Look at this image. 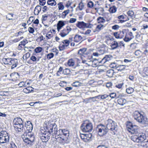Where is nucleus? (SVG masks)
Masks as SVG:
<instances>
[{"mask_svg":"<svg viewBox=\"0 0 148 148\" xmlns=\"http://www.w3.org/2000/svg\"><path fill=\"white\" fill-rule=\"evenodd\" d=\"M33 88L32 87H28L24 89L23 90V91L26 93H28L31 92L32 91H33Z\"/></svg>","mask_w":148,"mask_h":148,"instance_id":"b1692460","label":"nucleus"},{"mask_svg":"<svg viewBox=\"0 0 148 148\" xmlns=\"http://www.w3.org/2000/svg\"><path fill=\"white\" fill-rule=\"evenodd\" d=\"M11 59V58H4L2 59V61L4 62L5 64H9L10 65Z\"/></svg>","mask_w":148,"mask_h":148,"instance_id":"cd10ccee","label":"nucleus"},{"mask_svg":"<svg viewBox=\"0 0 148 148\" xmlns=\"http://www.w3.org/2000/svg\"><path fill=\"white\" fill-rule=\"evenodd\" d=\"M87 49L86 48H83L79 49L78 51V53L80 55H82L86 51Z\"/></svg>","mask_w":148,"mask_h":148,"instance_id":"f704fd0d","label":"nucleus"},{"mask_svg":"<svg viewBox=\"0 0 148 148\" xmlns=\"http://www.w3.org/2000/svg\"><path fill=\"white\" fill-rule=\"evenodd\" d=\"M45 130V131L44 132L40 135H43L44 136H46L47 137V136H49L50 137L51 134L50 131L47 130L46 129Z\"/></svg>","mask_w":148,"mask_h":148,"instance_id":"7c9ffc66","label":"nucleus"},{"mask_svg":"<svg viewBox=\"0 0 148 148\" xmlns=\"http://www.w3.org/2000/svg\"><path fill=\"white\" fill-rule=\"evenodd\" d=\"M76 26L78 28L84 29L85 28H91L92 25L90 23H86L82 21H78L76 24Z\"/></svg>","mask_w":148,"mask_h":148,"instance_id":"0eeeda50","label":"nucleus"},{"mask_svg":"<svg viewBox=\"0 0 148 148\" xmlns=\"http://www.w3.org/2000/svg\"><path fill=\"white\" fill-rule=\"evenodd\" d=\"M111 57H112V56L111 55H106L101 60L98 61V63L100 64V65H102L107 62L110 60L111 59Z\"/></svg>","mask_w":148,"mask_h":148,"instance_id":"9d476101","label":"nucleus"},{"mask_svg":"<svg viewBox=\"0 0 148 148\" xmlns=\"http://www.w3.org/2000/svg\"><path fill=\"white\" fill-rule=\"evenodd\" d=\"M10 61L11 62L10 65H11V64H18V61L17 59L11 58Z\"/></svg>","mask_w":148,"mask_h":148,"instance_id":"c03bdc74","label":"nucleus"},{"mask_svg":"<svg viewBox=\"0 0 148 148\" xmlns=\"http://www.w3.org/2000/svg\"><path fill=\"white\" fill-rule=\"evenodd\" d=\"M39 4L42 6H44L46 3L45 0H39Z\"/></svg>","mask_w":148,"mask_h":148,"instance_id":"bf43d9fd","label":"nucleus"},{"mask_svg":"<svg viewBox=\"0 0 148 148\" xmlns=\"http://www.w3.org/2000/svg\"><path fill=\"white\" fill-rule=\"evenodd\" d=\"M24 142L26 143V145H31L32 143L30 141L28 137H25L24 138H23Z\"/></svg>","mask_w":148,"mask_h":148,"instance_id":"a878e982","label":"nucleus"},{"mask_svg":"<svg viewBox=\"0 0 148 148\" xmlns=\"http://www.w3.org/2000/svg\"><path fill=\"white\" fill-rule=\"evenodd\" d=\"M10 136L7 132L4 131L0 132V143L3 144L9 141Z\"/></svg>","mask_w":148,"mask_h":148,"instance_id":"39448f33","label":"nucleus"},{"mask_svg":"<svg viewBox=\"0 0 148 148\" xmlns=\"http://www.w3.org/2000/svg\"><path fill=\"white\" fill-rule=\"evenodd\" d=\"M28 42L27 40L26 39H24L22 41H21L20 43L19 44L18 46H20L21 45H22L23 46H25V44L28 43Z\"/></svg>","mask_w":148,"mask_h":148,"instance_id":"58836bf2","label":"nucleus"},{"mask_svg":"<svg viewBox=\"0 0 148 148\" xmlns=\"http://www.w3.org/2000/svg\"><path fill=\"white\" fill-rule=\"evenodd\" d=\"M80 128L83 132H91L93 129L92 124L89 120H86L81 124Z\"/></svg>","mask_w":148,"mask_h":148,"instance_id":"7ed1b4c3","label":"nucleus"},{"mask_svg":"<svg viewBox=\"0 0 148 148\" xmlns=\"http://www.w3.org/2000/svg\"><path fill=\"white\" fill-rule=\"evenodd\" d=\"M28 30L29 33L31 34H33L34 32V29L31 27H29L28 29Z\"/></svg>","mask_w":148,"mask_h":148,"instance_id":"680f3d73","label":"nucleus"},{"mask_svg":"<svg viewBox=\"0 0 148 148\" xmlns=\"http://www.w3.org/2000/svg\"><path fill=\"white\" fill-rule=\"evenodd\" d=\"M47 3L48 5L52 6H55L56 4V3L55 0H48Z\"/></svg>","mask_w":148,"mask_h":148,"instance_id":"393cba45","label":"nucleus"},{"mask_svg":"<svg viewBox=\"0 0 148 148\" xmlns=\"http://www.w3.org/2000/svg\"><path fill=\"white\" fill-rule=\"evenodd\" d=\"M144 114L143 112H139L138 111H134L132 114L134 119L142 124L146 123L147 121V118L144 115Z\"/></svg>","mask_w":148,"mask_h":148,"instance_id":"f03ea898","label":"nucleus"},{"mask_svg":"<svg viewBox=\"0 0 148 148\" xmlns=\"http://www.w3.org/2000/svg\"><path fill=\"white\" fill-rule=\"evenodd\" d=\"M113 35L116 38H120L119 32H114L113 34Z\"/></svg>","mask_w":148,"mask_h":148,"instance_id":"13d9d810","label":"nucleus"},{"mask_svg":"<svg viewBox=\"0 0 148 148\" xmlns=\"http://www.w3.org/2000/svg\"><path fill=\"white\" fill-rule=\"evenodd\" d=\"M84 7L83 3L81 1L79 4L78 7L80 10H82Z\"/></svg>","mask_w":148,"mask_h":148,"instance_id":"49530a36","label":"nucleus"},{"mask_svg":"<svg viewBox=\"0 0 148 148\" xmlns=\"http://www.w3.org/2000/svg\"><path fill=\"white\" fill-rule=\"evenodd\" d=\"M66 47L63 44L62 45L60 44L59 47V50L61 51L65 49Z\"/></svg>","mask_w":148,"mask_h":148,"instance_id":"864d4df0","label":"nucleus"},{"mask_svg":"<svg viewBox=\"0 0 148 148\" xmlns=\"http://www.w3.org/2000/svg\"><path fill=\"white\" fill-rule=\"evenodd\" d=\"M142 53V51H141L140 50H136L134 53L135 55L137 56H141V54Z\"/></svg>","mask_w":148,"mask_h":148,"instance_id":"a18cd8bd","label":"nucleus"},{"mask_svg":"<svg viewBox=\"0 0 148 148\" xmlns=\"http://www.w3.org/2000/svg\"><path fill=\"white\" fill-rule=\"evenodd\" d=\"M92 135L91 134H86L85 142H90L92 140Z\"/></svg>","mask_w":148,"mask_h":148,"instance_id":"412c9836","label":"nucleus"},{"mask_svg":"<svg viewBox=\"0 0 148 148\" xmlns=\"http://www.w3.org/2000/svg\"><path fill=\"white\" fill-rule=\"evenodd\" d=\"M65 22L66 21H65ZM57 25L62 27L65 25L64 21H58Z\"/></svg>","mask_w":148,"mask_h":148,"instance_id":"3c124183","label":"nucleus"},{"mask_svg":"<svg viewBox=\"0 0 148 148\" xmlns=\"http://www.w3.org/2000/svg\"><path fill=\"white\" fill-rule=\"evenodd\" d=\"M70 70L69 69L66 68L64 69L62 71V73L64 75H68L70 74Z\"/></svg>","mask_w":148,"mask_h":148,"instance_id":"72a5a7b5","label":"nucleus"},{"mask_svg":"<svg viewBox=\"0 0 148 148\" xmlns=\"http://www.w3.org/2000/svg\"><path fill=\"white\" fill-rule=\"evenodd\" d=\"M118 103L121 105L123 106L127 102L126 100L125 99H119L117 100Z\"/></svg>","mask_w":148,"mask_h":148,"instance_id":"aec40b11","label":"nucleus"},{"mask_svg":"<svg viewBox=\"0 0 148 148\" xmlns=\"http://www.w3.org/2000/svg\"><path fill=\"white\" fill-rule=\"evenodd\" d=\"M53 34H52L51 32H50L47 34L45 36L47 37V39H48L51 38L53 37Z\"/></svg>","mask_w":148,"mask_h":148,"instance_id":"de8ad7c7","label":"nucleus"},{"mask_svg":"<svg viewBox=\"0 0 148 148\" xmlns=\"http://www.w3.org/2000/svg\"><path fill=\"white\" fill-rule=\"evenodd\" d=\"M138 140L139 143L142 142L144 141L146 138L145 134L143 133L140 134L138 136Z\"/></svg>","mask_w":148,"mask_h":148,"instance_id":"4468645a","label":"nucleus"},{"mask_svg":"<svg viewBox=\"0 0 148 148\" xmlns=\"http://www.w3.org/2000/svg\"><path fill=\"white\" fill-rule=\"evenodd\" d=\"M58 8L59 10H63L64 9V6L63 5V3L62 2H59L58 3Z\"/></svg>","mask_w":148,"mask_h":148,"instance_id":"e433bc0d","label":"nucleus"},{"mask_svg":"<svg viewBox=\"0 0 148 148\" xmlns=\"http://www.w3.org/2000/svg\"><path fill=\"white\" fill-rule=\"evenodd\" d=\"M54 54L52 53H49L47 55V58L48 59H50L54 57Z\"/></svg>","mask_w":148,"mask_h":148,"instance_id":"6e6d98bb","label":"nucleus"},{"mask_svg":"<svg viewBox=\"0 0 148 148\" xmlns=\"http://www.w3.org/2000/svg\"><path fill=\"white\" fill-rule=\"evenodd\" d=\"M127 15L132 17L134 14V12L132 10H129L127 13Z\"/></svg>","mask_w":148,"mask_h":148,"instance_id":"052dcab7","label":"nucleus"},{"mask_svg":"<svg viewBox=\"0 0 148 148\" xmlns=\"http://www.w3.org/2000/svg\"><path fill=\"white\" fill-rule=\"evenodd\" d=\"M90 62V61L85 60H82V63L84 64L83 65L86 67L88 66H90V64L89 63Z\"/></svg>","mask_w":148,"mask_h":148,"instance_id":"c85d7f7f","label":"nucleus"},{"mask_svg":"<svg viewBox=\"0 0 148 148\" xmlns=\"http://www.w3.org/2000/svg\"><path fill=\"white\" fill-rule=\"evenodd\" d=\"M76 19L74 18H70L69 22L70 23H74L76 21Z\"/></svg>","mask_w":148,"mask_h":148,"instance_id":"774afa93","label":"nucleus"},{"mask_svg":"<svg viewBox=\"0 0 148 148\" xmlns=\"http://www.w3.org/2000/svg\"><path fill=\"white\" fill-rule=\"evenodd\" d=\"M126 66L124 65H115V67L116 68V69L117 71H122L125 69Z\"/></svg>","mask_w":148,"mask_h":148,"instance_id":"ddd939ff","label":"nucleus"},{"mask_svg":"<svg viewBox=\"0 0 148 148\" xmlns=\"http://www.w3.org/2000/svg\"><path fill=\"white\" fill-rule=\"evenodd\" d=\"M10 147L9 148H17V147L15 143L13 142H11L10 143Z\"/></svg>","mask_w":148,"mask_h":148,"instance_id":"4d7b16f0","label":"nucleus"},{"mask_svg":"<svg viewBox=\"0 0 148 148\" xmlns=\"http://www.w3.org/2000/svg\"><path fill=\"white\" fill-rule=\"evenodd\" d=\"M46 129L47 130L50 131L51 133H52L53 132V129L54 131V134L58 135V128L57 125L56 123H54L53 124H51L49 125H48L46 126Z\"/></svg>","mask_w":148,"mask_h":148,"instance_id":"6e6552de","label":"nucleus"},{"mask_svg":"<svg viewBox=\"0 0 148 148\" xmlns=\"http://www.w3.org/2000/svg\"><path fill=\"white\" fill-rule=\"evenodd\" d=\"M69 32H68L66 29H64L60 31L59 34L62 37H64L69 34Z\"/></svg>","mask_w":148,"mask_h":148,"instance_id":"a211bd4d","label":"nucleus"},{"mask_svg":"<svg viewBox=\"0 0 148 148\" xmlns=\"http://www.w3.org/2000/svg\"><path fill=\"white\" fill-rule=\"evenodd\" d=\"M67 64L68 65L70 66H74L75 64L74 60L72 59H69L67 62Z\"/></svg>","mask_w":148,"mask_h":148,"instance_id":"c756f323","label":"nucleus"},{"mask_svg":"<svg viewBox=\"0 0 148 148\" xmlns=\"http://www.w3.org/2000/svg\"><path fill=\"white\" fill-rule=\"evenodd\" d=\"M14 127L17 130L18 132H21V130H23V123L18 124H16L15 125H14Z\"/></svg>","mask_w":148,"mask_h":148,"instance_id":"f8f14e48","label":"nucleus"},{"mask_svg":"<svg viewBox=\"0 0 148 148\" xmlns=\"http://www.w3.org/2000/svg\"><path fill=\"white\" fill-rule=\"evenodd\" d=\"M63 67L60 66L59 69L58 70L56 73V75L57 76H59L60 75V74H61L60 72H62V71H63Z\"/></svg>","mask_w":148,"mask_h":148,"instance_id":"8fccbe9b","label":"nucleus"},{"mask_svg":"<svg viewBox=\"0 0 148 148\" xmlns=\"http://www.w3.org/2000/svg\"><path fill=\"white\" fill-rule=\"evenodd\" d=\"M127 130L130 132L132 134H136L131 136V140L134 142L139 143L137 135L138 130V126L136 125H133L131 122L129 121L127 123Z\"/></svg>","mask_w":148,"mask_h":148,"instance_id":"f257e3e1","label":"nucleus"},{"mask_svg":"<svg viewBox=\"0 0 148 148\" xmlns=\"http://www.w3.org/2000/svg\"><path fill=\"white\" fill-rule=\"evenodd\" d=\"M25 82L22 81L20 82L18 84V86L20 87H22L23 86L26 87V85L25 84Z\"/></svg>","mask_w":148,"mask_h":148,"instance_id":"603ef678","label":"nucleus"},{"mask_svg":"<svg viewBox=\"0 0 148 148\" xmlns=\"http://www.w3.org/2000/svg\"><path fill=\"white\" fill-rule=\"evenodd\" d=\"M72 85L74 87H77L81 86V83L79 82H75L73 83Z\"/></svg>","mask_w":148,"mask_h":148,"instance_id":"79ce46f5","label":"nucleus"},{"mask_svg":"<svg viewBox=\"0 0 148 148\" xmlns=\"http://www.w3.org/2000/svg\"><path fill=\"white\" fill-rule=\"evenodd\" d=\"M28 138L29 139L30 141L32 143L34 142L35 140V137L33 134H28Z\"/></svg>","mask_w":148,"mask_h":148,"instance_id":"473e14b6","label":"nucleus"},{"mask_svg":"<svg viewBox=\"0 0 148 148\" xmlns=\"http://www.w3.org/2000/svg\"><path fill=\"white\" fill-rule=\"evenodd\" d=\"M74 41L76 42H78L82 40L83 37L80 35L78 34H76L74 38Z\"/></svg>","mask_w":148,"mask_h":148,"instance_id":"5701e85b","label":"nucleus"},{"mask_svg":"<svg viewBox=\"0 0 148 148\" xmlns=\"http://www.w3.org/2000/svg\"><path fill=\"white\" fill-rule=\"evenodd\" d=\"M13 16V14H9L6 16V19L9 20H12Z\"/></svg>","mask_w":148,"mask_h":148,"instance_id":"5fc2aeb1","label":"nucleus"},{"mask_svg":"<svg viewBox=\"0 0 148 148\" xmlns=\"http://www.w3.org/2000/svg\"><path fill=\"white\" fill-rule=\"evenodd\" d=\"M95 9L97 11V12L100 11L101 13H102L104 11L103 8H101L99 9L97 8H95Z\"/></svg>","mask_w":148,"mask_h":148,"instance_id":"e2e57ef3","label":"nucleus"},{"mask_svg":"<svg viewBox=\"0 0 148 148\" xmlns=\"http://www.w3.org/2000/svg\"><path fill=\"white\" fill-rule=\"evenodd\" d=\"M40 137L43 142L46 143L50 139V136H47V137L44 136L43 135H40Z\"/></svg>","mask_w":148,"mask_h":148,"instance_id":"6ab92c4d","label":"nucleus"},{"mask_svg":"<svg viewBox=\"0 0 148 148\" xmlns=\"http://www.w3.org/2000/svg\"><path fill=\"white\" fill-rule=\"evenodd\" d=\"M134 89L132 87H129L126 89V92L128 94H131L134 91Z\"/></svg>","mask_w":148,"mask_h":148,"instance_id":"c9c22d12","label":"nucleus"},{"mask_svg":"<svg viewBox=\"0 0 148 148\" xmlns=\"http://www.w3.org/2000/svg\"><path fill=\"white\" fill-rule=\"evenodd\" d=\"M97 129H98L99 134L100 136H103L106 134L108 131L107 127L102 124L98 125Z\"/></svg>","mask_w":148,"mask_h":148,"instance_id":"423d86ee","label":"nucleus"},{"mask_svg":"<svg viewBox=\"0 0 148 148\" xmlns=\"http://www.w3.org/2000/svg\"><path fill=\"white\" fill-rule=\"evenodd\" d=\"M42 50V48L41 47H38L36 48L35 49L34 51L36 53H40L41 52Z\"/></svg>","mask_w":148,"mask_h":148,"instance_id":"ea45409f","label":"nucleus"},{"mask_svg":"<svg viewBox=\"0 0 148 148\" xmlns=\"http://www.w3.org/2000/svg\"><path fill=\"white\" fill-rule=\"evenodd\" d=\"M106 126L107 128L109 130L111 131L117 130V125L116 123L112 119H108L106 122Z\"/></svg>","mask_w":148,"mask_h":148,"instance_id":"20e7f679","label":"nucleus"},{"mask_svg":"<svg viewBox=\"0 0 148 148\" xmlns=\"http://www.w3.org/2000/svg\"><path fill=\"white\" fill-rule=\"evenodd\" d=\"M94 4L91 1H89L87 4V6L90 8H92L93 7Z\"/></svg>","mask_w":148,"mask_h":148,"instance_id":"09e8293b","label":"nucleus"},{"mask_svg":"<svg viewBox=\"0 0 148 148\" xmlns=\"http://www.w3.org/2000/svg\"><path fill=\"white\" fill-rule=\"evenodd\" d=\"M10 76L11 78V80L12 81L17 80L19 77V75L17 72L12 73L10 74Z\"/></svg>","mask_w":148,"mask_h":148,"instance_id":"9b49d317","label":"nucleus"},{"mask_svg":"<svg viewBox=\"0 0 148 148\" xmlns=\"http://www.w3.org/2000/svg\"><path fill=\"white\" fill-rule=\"evenodd\" d=\"M69 12L70 10L69 9L63 12L62 13V17L63 18H65L67 14L69 13Z\"/></svg>","mask_w":148,"mask_h":148,"instance_id":"2f4dec72","label":"nucleus"},{"mask_svg":"<svg viewBox=\"0 0 148 148\" xmlns=\"http://www.w3.org/2000/svg\"><path fill=\"white\" fill-rule=\"evenodd\" d=\"M105 20L103 17H99L97 18V21L99 23H104L105 22Z\"/></svg>","mask_w":148,"mask_h":148,"instance_id":"4c0bfd02","label":"nucleus"},{"mask_svg":"<svg viewBox=\"0 0 148 148\" xmlns=\"http://www.w3.org/2000/svg\"><path fill=\"white\" fill-rule=\"evenodd\" d=\"M14 125L16 124H20L23 123V121L19 117H17L15 118L13 121Z\"/></svg>","mask_w":148,"mask_h":148,"instance_id":"dca6fc26","label":"nucleus"},{"mask_svg":"<svg viewBox=\"0 0 148 148\" xmlns=\"http://www.w3.org/2000/svg\"><path fill=\"white\" fill-rule=\"evenodd\" d=\"M42 7L40 5H38L35 8L34 13L35 15H38L41 11Z\"/></svg>","mask_w":148,"mask_h":148,"instance_id":"f3484780","label":"nucleus"},{"mask_svg":"<svg viewBox=\"0 0 148 148\" xmlns=\"http://www.w3.org/2000/svg\"><path fill=\"white\" fill-rule=\"evenodd\" d=\"M117 11L116 8L114 6L110 7L109 9V11L110 13H113L116 12Z\"/></svg>","mask_w":148,"mask_h":148,"instance_id":"bb28decb","label":"nucleus"},{"mask_svg":"<svg viewBox=\"0 0 148 148\" xmlns=\"http://www.w3.org/2000/svg\"><path fill=\"white\" fill-rule=\"evenodd\" d=\"M119 32L120 38H122L124 36L125 30V29H123L122 31H120Z\"/></svg>","mask_w":148,"mask_h":148,"instance_id":"37998d69","label":"nucleus"},{"mask_svg":"<svg viewBox=\"0 0 148 148\" xmlns=\"http://www.w3.org/2000/svg\"><path fill=\"white\" fill-rule=\"evenodd\" d=\"M62 42L66 47H67L69 45L70 41L69 40H65L62 41Z\"/></svg>","mask_w":148,"mask_h":148,"instance_id":"a19ab883","label":"nucleus"},{"mask_svg":"<svg viewBox=\"0 0 148 148\" xmlns=\"http://www.w3.org/2000/svg\"><path fill=\"white\" fill-rule=\"evenodd\" d=\"M97 148H109V147L104 145H100L97 146Z\"/></svg>","mask_w":148,"mask_h":148,"instance_id":"338daca9","label":"nucleus"},{"mask_svg":"<svg viewBox=\"0 0 148 148\" xmlns=\"http://www.w3.org/2000/svg\"><path fill=\"white\" fill-rule=\"evenodd\" d=\"M143 72L147 75L148 76V67H145L143 70Z\"/></svg>","mask_w":148,"mask_h":148,"instance_id":"0e129e2a","label":"nucleus"},{"mask_svg":"<svg viewBox=\"0 0 148 148\" xmlns=\"http://www.w3.org/2000/svg\"><path fill=\"white\" fill-rule=\"evenodd\" d=\"M25 127L26 128V131L25 130V132H31L33 129V126L32 123L30 121H28L25 123Z\"/></svg>","mask_w":148,"mask_h":148,"instance_id":"1a4fd4ad","label":"nucleus"},{"mask_svg":"<svg viewBox=\"0 0 148 148\" xmlns=\"http://www.w3.org/2000/svg\"><path fill=\"white\" fill-rule=\"evenodd\" d=\"M107 75L109 77H113L114 73V70L112 69H109L107 71Z\"/></svg>","mask_w":148,"mask_h":148,"instance_id":"4be33fe9","label":"nucleus"},{"mask_svg":"<svg viewBox=\"0 0 148 148\" xmlns=\"http://www.w3.org/2000/svg\"><path fill=\"white\" fill-rule=\"evenodd\" d=\"M30 55V53L29 52H27V53H26V54H25L23 56V58L24 57H25V59H27L29 57Z\"/></svg>","mask_w":148,"mask_h":148,"instance_id":"69168bd1","label":"nucleus"},{"mask_svg":"<svg viewBox=\"0 0 148 148\" xmlns=\"http://www.w3.org/2000/svg\"><path fill=\"white\" fill-rule=\"evenodd\" d=\"M110 46L112 50H114L119 47V43L116 41H114L111 43Z\"/></svg>","mask_w":148,"mask_h":148,"instance_id":"2eb2a0df","label":"nucleus"}]
</instances>
